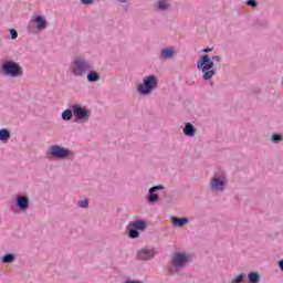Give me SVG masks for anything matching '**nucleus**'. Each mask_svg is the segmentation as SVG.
<instances>
[{
  "mask_svg": "<svg viewBox=\"0 0 283 283\" xmlns=\"http://www.w3.org/2000/svg\"><path fill=\"white\" fill-rule=\"evenodd\" d=\"M222 61V56L214 55L210 60L209 55H203L198 62L197 67L203 72V81H211L216 75V71L213 70V62L220 63Z\"/></svg>",
  "mask_w": 283,
  "mask_h": 283,
  "instance_id": "f257e3e1",
  "label": "nucleus"
},
{
  "mask_svg": "<svg viewBox=\"0 0 283 283\" xmlns=\"http://www.w3.org/2000/svg\"><path fill=\"white\" fill-rule=\"evenodd\" d=\"M73 76H85L92 70V64L83 57L75 59L70 66Z\"/></svg>",
  "mask_w": 283,
  "mask_h": 283,
  "instance_id": "f03ea898",
  "label": "nucleus"
},
{
  "mask_svg": "<svg viewBox=\"0 0 283 283\" xmlns=\"http://www.w3.org/2000/svg\"><path fill=\"white\" fill-rule=\"evenodd\" d=\"M158 87V77L154 75H148L144 77V83L138 85V92L139 94H151L154 90Z\"/></svg>",
  "mask_w": 283,
  "mask_h": 283,
  "instance_id": "7ed1b4c3",
  "label": "nucleus"
},
{
  "mask_svg": "<svg viewBox=\"0 0 283 283\" xmlns=\"http://www.w3.org/2000/svg\"><path fill=\"white\" fill-rule=\"evenodd\" d=\"M2 70L4 74H7V76L17 77V76L23 75V70L21 69V65H19V63L17 62H12V61L6 62L2 65Z\"/></svg>",
  "mask_w": 283,
  "mask_h": 283,
  "instance_id": "20e7f679",
  "label": "nucleus"
},
{
  "mask_svg": "<svg viewBox=\"0 0 283 283\" xmlns=\"http://www.w3.org/2000/svg\"><path fill=\"white\" fill-rule=\"evenodd\" d=\"M210 187L212 191H224V187H227V177H224V172H221L218 176H214L210 180Z\"/></svg>",
  "mask_w": 283,
  "mask_h": 283,
  "instance_id": "39448f33",
  "label": "nucleus"
},
{
  "mask_svg": "<svg viewBox=\"0 0 283 283\" xmlns=\"http://www.w3.org/2000/svg\"><path fill=\"white\" fill-rule=\"evenodd\" d=\"M73 114L78 118V120H87L90 118V111L83 108L81 105L75 104L72 106Z\"/></svg>",
  "mask_w": 283,
  "mask_h": 283,
  "instance_id": "423d86ee",
  "label": "nucleus"
},
{
  "mask_svg": "<svg viewBox=\"0 0 283 283\" xmlns=\"http://www.w3.org/2000/svg\"><path fill=\"white\" fill-rule=\"evenodd\" d=\"M50 154L54 158H67L70 156V150L60 146H52L50 149Z\"/></svg>",
  "mask_w": 283,
  "mask_h": 283,
  "instance_id": "0eeeda50",
  "label": "nucleus"
},
{
  "mask_svg": "<svg viewBox=\"0 0 283 283\" xmlns=\"http://www.w3.org/2000/svg\"><path fill=\"white\" fill-rule=\"evenodd\" d=\"M187 262H189V256H187L186 254L177 253L172 258L174 266H178V268L185 266L187 264Z\"/></svg>",
  "mask_w": 283,
  "mask_h": 283,
  "instance_id": "6e6552de",
  "label": "nucleus"
},
{
  "mask_svg": "<svg viewBox=\"0 0 283 283\" xmlns=\"http://www.w3.org/2000/svg\"><path fill=\"white\" fill-rule=\"evenodd\" d=\"M32 22L35 23L36 30H45V25H48V22L45 21V18L38 15L32 19Z\"/></svg>",
  "mask_w": 283,
  "mask_h": 283,
  "instance_id": "1a4fd4ad",
  "label": "nucleus"
},
{
  "mask_svg": "<svg viewBox=\"0 0 283 283\" xmlns=\"http://www.w3.org/2000/svg\"><path fill=\"white\" fill-rule=\"evenodd\" d=\"M129 227L137 231H145L147 229V221L138 220V221H132L129 223Z\"/></svg>",
  "mask_w": 283,
  "mask_h": 283,
  "instance_id": "9d476101",
  "label": "nucleus"
},
{
  "mask_svg": "<svg viewBox=\"0 0 283 283\" xmlns=\"http://www.w3.org/2000/svg\"><path fill=\"white\" fill-rule=\"evenodd\" d=\"M160 189H164L163 185L155 186L149 189V196H148V201L149 202H156L158 200V195L154 193L155 191H158Z\"/></svg>",
  "mask_w": 283,
  "mask_h": 283,
  "instance_id": "9b49d317",
  "label": "nucleus"
},
{
  "mask_svg": "<svg viewBox=\"0 0 283 283\" xmlns=\"http://www.w3.org/2000/svg\"><path fill=\"white\" fill-rule=\"evenodd\" d=\"M184 134L185 136L193 137L196 136V127L191 123H186L184 127Z\"/></svg>",
  "mask_w": 283,
  "mask_h": 283,
  "instance_id": "f8f14e48",
  "label": "nucleus"
},
{
  "mask_svg": "<svg viewBox=\"0 0 283 283\" xmlns=\"http://www.w3.org/2000/svg\"><path fill=\"white\" fill-rule=\"evenodd\" d=\"M155 253L153 250H142L138 253L139 260H151L154 258Z\"/></svg>",
  "mask_w": 283,
  "mask_h": 283,
  "instance_id": "ddd939ff",
  "label": "nucleus"
},
{
  "mask_svg": "<svg viewBox=\"0 0 283 283\" xmlns=\"http://www.w3.org/2000/svg\"><path fill=\"white\" fill-rule=\"evenodd\" d=\"M101 80V75H98V73L94 72V71H88L87 73V81L88 83H96V81Z\"/></svg>",
  "mask_w": 283,
  "mask_h": 283,
  "instance_id": "4468645a",
  "label": "nucleus"
},
{
  "mask_svg": "<svg viewBox=\"0 0 283 283\" xmlns=\"http://www.w3.org/2000/svg\"><path fill=\"white\" fill-rule=\"evenodd\" d=\"M189 222L187 218H172V224L175 227H185Z\"/></svg>",
  "mask_w": 283,
  "mask_h": 283,
  "instance_id": "2eb2a0df",
  "label": "nucleus"
},
{
  "mask_svg": "<svg viewBox=\"0 0 283 283\" xmlns=\"http://www.w3.org/2000/svg\"><path fill=\"white\" fill-rule=\"evenodd\" d=\"M28 205H29V201H28V197H19L18 198V207L20 209H28Z\"/></svg>",
  "mask_w": 283,
  "mask_h": 283,
  "instance_id": "dca6fc26",
  "label": "nucleus"
},
{
  "mask_svg": "<svg viewBox=\"0 0 283 283\" xmlns=\"http://www.w3.org/2000/svg\"><path fill=\"white\" fill-rule=\"evenodd\" d=\"M174 56V49H164L161 51V59H171Z\"/></svg>",
  "mask_w": 283,
  "mask_h": 283,
  "instance_id": "f3484780",
  "label": "nucleus"
},
{
  "mask_svg": "<svg viewBox=\"0 0 283 283\" xmlns=\"http://www.w3.org/2000/svg\"><path fill=\"white\" fill-rule=\"evenodd\" d=\"M248 280H249V283H258V282H260V275H258V273H255V272H251L248 275Z\"/></svg>",
  "mask_w": 283,
  "mask_h": 283,
  "instance_id": "a211bd4d",
  "label": "nucleus"
},
{
  "mask_svg": "<svg viewBox=\"0 0 283 283\" xmlns=\"http://www.w3.org/2000/svg\"><path fill=\"white\" fill-rule=\"evenodd\" d=\"M72 113H74L72 109H66L62 113V119L63 120H72Z\"/></svg>",
  "mask_w": 283,
  "mask_h": 283,
  "instance_id": "6ab92c4d",
  "label": "nucleus"
},
{
  "mask_svg": "<svg viewBox=\"0 0 283 283\" xmlns=\"http://www.w3.org/2000/svg\"><path fill=\"white\" fill-rule=\"evenodd\" d=\"M10 139V132L8 129L0 130V140H9Z\"/></svg>",
  "mask_w": 283,
  "mask_h": 283,
  "instance_id": "aec40b11",
  "label": "nucleus"
},
{
  "mask_svg": "<svg viewBox=\"0 0 283 283\" xmlns=\"http://www.w3.org/2000/svg\"><path fill=\"white\" fill-rule=\"evenodd\" d=\"M2 262H3L4 264H10V263L14 262V256H13V254H6V255L3 256V259H2Z\"/></svg>",
  "mask_w": 283,
  "mask_h": 283,
  "instance_id": "412c9836",
  "label": "nucleus"
},
{
  "mask_svg": "<svg viewBox=\"0 0 283 283\" xmlns=\"http://www.w3.org/2000/svg\"><path fill=\"white\" fill-rule=\"evenodd\" d=\"M138 235H140V233H138V230H136V229H134V228H133L132 230H129V232H128V237H129L132 240L138 238Z\"/></svg>",
  "mask_w": 283,
  "mask_h": 283,
  "instance_id": "4be33fe9",
  "label": "nucleus"
},
{
  "mask_svg": "<svg viewBox=\"0 0 283 283\" xmlns=\"http://www.w3.org/2000/svg\"><path fill=\"white\" fill-rule=\"evenodd\" d=\"M167 8H169V3L165 0H161L158 2V9L159 10H167Z\"/></svg>",
  "mask_w": 283,
  "mask_h": 283,
  "instance_id": "5701e85b",
  "label": "nucleus"
},
{
  "mask_svg": "<svg viewBox=\"0 0 283 283\" xmlns=\"http://www.w3.org/2000/svg\"><path fill=\"white\" fill-rule=\"evenodd\" d=\"M244 280V275H239L235 279L232 280V283H242V281Z\"/></svg>",
  "mask_w": 283,
  "mask_h": 283,
  "instance_id": "b1692460",
  "label": "nucleus"
},
{
  "mask_svg": "<svg viewBox=\"0 0 283 283\" xmlns=\"http://www.w3.org/2000/svg\"><path fill=\"white\" fill-rule=\"evenodd\" d=\"M10 34H11V39L13 40L17 39V36H19V33L14 29H10Z\"/></svg>",
  "mask_w": 283,
  "mask_h": 283,
  "instance_id": "393cba45",
  "label": "nucleus"
},
{
  "mask_svg": "<svg viewBox=\"0 0 283 283\" xmlns=\"http://www.w3.org/2000/svg\"><path fill=\"white\" fill-rule=\"evenodd\" d=\"M272 140L273 143H279V140H282V135H273Z\"/></svg>",
  "mask_w": 283,
  "mask_h": 283,
  "instance_id": "a878e982",
  "label": "nucleus"
},
{
  "mask_svg": "<svg viewBox=\"0 0 283 283\" xmlns=\"http://www.w3.org/2000/svg\"><path fill=\"white\" fill-rule=\"evenodd\" d=\"M247 4L251 8H255L258 6V2H255V0H248Z\"/></svg>",
  "mask_w": 283,
  "mask_h": 283,
  "instance_id": "bb28decb",
  "label": "nucleus"
},
{
  "mask_svg": "<svg viewBox=\"0 0 283 283\" xmlns=\"http://www.w3.org/2000/svg\"><path fill=\"white\" fill-rule=\"evenodd\" d=\"M81 2H82L84 6H90V4L94 3V0H81Z\"/></svg>",
  "mask_w": 283,
  "mask_h": 283,
  "instance_id": "cd10ccee",
  "label": "nucleus"
},
{
  "mask_svg": "<svg viewBox=\"0 0 283 283\" xmlns=\"http://www.w3.org/2000/svg\"><path fill=\"white\" fill-rule=\"evenodd\" d=\"M87 205H88L87 199H86V200H83V201H80V207H82V208L87 207Z\"/></svg>",
  "mask_w": 283,
  "mask_h": 283,
  "instance_id": "c85d7f7f",
  "label": "nucleus"
},
{
  "mask_svg": "<svg viewBox=\"0 0 283 283\" xmlns=\"http://www.w3.org/2000/svg\"><path fill=\"white\" fill-rule=\"evenodd\" d=\"M279 266H280L281 271H283V260H281V261L279 262Z\"/></svg>",
  "mask_w": 283,
  "mask_h": 283,
  "instance_id": "c756f323",
  "label": "nucleus"
},
{
  "mask_svg": "<svg viewBox=\"0 0 283 283\" xmlns=\"http://www.w3.org/2000/svg\"><path fill=\"white\" fill-rule=\"evenodd\" d=\"M212 49H205L203 52L207 54L209 52H211Z\"/></svg>",
  "mask_w": 283,
  "mask_h": 283,
  "instance_id": "7c9ffc66",
  "label": "nucleus"
},
{
  "mask_svg": "<svg viewBox=\"0 0 283 283\" xmlns=\"http://www.w3.org/2000/svg\"><path fill=\"white\" fill-rule=\"evenodd\" d=\"M119 1H123V3H125V1H127V0H119Z\"/></svg>",
  "mask_w": 283,
  "mask_h": 283,
  "instance_id": "2f4dec72",
  "label": "nucleus"
}]
</instances>
